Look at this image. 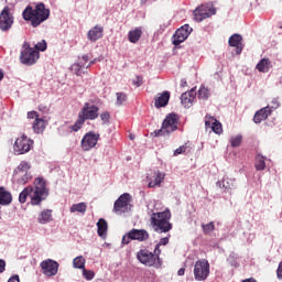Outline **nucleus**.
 I'll use <instances>...</instances> for the list:
<instances>
[{
  "instance_id": "obj_1",
  "label": "nucleus",
  "mask_w": 282,
  "mask_h": 282,
  "mask_svg": "<svg viewBox=\"0 0 282 282\" xmlns=\"http://www.w3.org/2000/svg\"><path fill=\"white\" fill-rule=\"evenodd\" d=\"M35 187L28 186L19 195L20 204H25L28 197H31L32 206H40L41 202H45L50 195V191L45 187V178H35Z\"/></svg>"
},
{
  "instance_id": "obj_2",
  "label": "nucleus",
  "mask_w": 282,
  "mask_h": 282,
  "mask_svg": "<svg viewBox=\"0 0 282 282\" xmlns=\"http://www.w3.org/2000/svg\"><path fill=\"white\" fill-rule=\"evenodd\" d=\"M22 19L31 23V28H39L42 23H45L50 19V9L45 8V3L40 2L32 8L28 6L22 12Z\"/></svg>"
},
{
  "instance_id": "obj_3",
  "label": "nucleus",
  "mask_w": 282,
  "mask_h": 282,
  "mask_svg": "<svg viewBox=\"0 0 282 282\" xmlns=\"http://www.w3.org/2000/svg\"><path fill=\"white\" fill-rule=\"evenodd\" d=\"M151 224L154 228V232H171L173 230V224H171V210L153 213L151 216Z\"/></svg>"
},
{
  "instance_id": "obj_4",
  "label": "nucleus",
  "mask_w": 282,
  "mask_h": 282,
  "mask_svg": "<svg viewBox=\"0 0 282 282\" xmlns=\"http://www.w3.org/2000/svg\"><path fill=\"white\" fill-rule=\"evenodd\" d=\"M39 51L30 46V43L24 42L20 53V63L22 65L32 66L39 61Z\"/></svg>"
},
{
  "instance_id": "obj_5",
  "label": "nucleus",
  "mask_w": 282,
  "mask_h": 282,
  "mask_svg": "<svg viewBox=\"0 0 282 282\" xmlns=\"http://www.w3.org/2000/svg\"><path fill=\"white\" fill-rule=\"evenodd\" d=\"M177 115L169 113L163 120L162 128L154 131V135L156 138H160L161 135H166L169 133L177 131Z\"/></svg>"
},
{
  "instance_id": "obj_6",
  "label": "nucleus",
  "mask_w": 282,
  "mask_h": 282,
  "mask_svg": "<svg viewBox=\"0 0 282 282\" xmlns=\"http://www.w3.org/2000/svg\"><path fill=\"white\" fill-rule=\"evenodd\" d=\"M30 163L22 161L13 172V177L15 182L20 185H25L32 180V174L30 173Z\"/></svg>"
},
{
  "instance_id": "obj_7",
  "label": "nucleus",
  "mask_w": 282,
  "mask_h": 282,
  "mask_svg": "<svg viewBox=\"0 0 282 282\" xmlns=\"http://www.w3.org/2000/svg\"><path fill=\"white\" fill-rule=\"evenodd\" d=\"M210 276V263L206 259L197 260L194 264L195 281H206Z\"/></svg>"
},
{
  "instance_id": "obj_8",
  "label": "nucleus",
  "mask_w": 282,
  "mask_h": 282,
  "mask_svg": "<svg viewBox=\"0 0 282 282\" xmlns=\"http://www.w3.org/2000/svg\"><path fill=\"white\" fill-rule=\"evenodd\" d=\"M193 14L194 20L197 23H202V21L210 19V17H215V14H217V9L210 3L200 4L194 10Z\"/></svg>"
},
{
  "instance_id": "obj_9",
  "label": "nucleus",
  "mask_w": 282,
  "mask_h": 282,
  "mask_svg": "<svg viewBox=\"0 0 282 282\" xmlns=\"http://www.w3.org/2000/svg\"><path fill=\"white\" fill-rule=\"evenodd\" d=\"M149 240V231L147 229H131L126 235H123L121 243L123 246H129L131 241H148Z\"/></svg>"
},
{
  "instance_id": "obj_10",
  "label": "nucleus",
  "mask_w": 282,
  "mask_h": 282,
  "mask_svg": "<svg viewBox=\"0 0 282 282\" xmlns=\"http://www.w3.org/2000/svg\"><path fill=\"white\" fill-rule=\"evenodd\" d=\"M14 25V15L10 12V7H4L0 12V32H10Z\"/></svg>"
},
{
  "instance_id": "obj_11",
  "label": "nucleus",
  "mask_w": 282,
  "mask_h": 282,
  "mask_svg": "<svg viewBox=\"0 0 282 282\" xmlns=\"http://www.w3.org/2000/svg\"><path fill=\"white\" fill-rule=\"evenodd\" d=\"M32 144H34V141L23 134L15 140L13 144V151L17 155H23L29 153L30 149H32Z\"/></svg>"
},
{
  "instance_id": "obj_12",
  "label": "nucleus",
  "mask_w": 282,
  "mask_h": 282,
  "mask_svg": "<svg viewBox=\"0 0 282 282\" xmlns=\"http://www.w3.org/2000/svg\"><path fill=\"white\" fill-rule=\"evenodd\" d=\"M137 259L142 263V265H147V268H158L160 264L158 263L153 252L148 249H141L137 252Z\"/></svg>"
},
{
  "instance_id": "obj_13",
  "label": "nucleus",
  "mask_w": 282,
  "mask_h": 282,
  "mask_svg": "<svg viewBox=\"0 0 282 282\" xmlns=\"http://www.w3.org/2000/svg\"><path fill=\"white\" fill-rule=\"evenodd\" d=\"M98 140H100V134L94 131L87 132L82 139V149L83 151H91L97 144Z\"/></svg>"
},
{
  "instance_id": "obj_14",
  "label": "nucleus",
  "mask_w": 282,
  "mask_h": 282,
  "mask_svg": "<svg viewBox=\"0 0 282 282\" xmlns=\"http://www.w3.org/2000/svg\"><path fill=\"white\" fill-rule=\"evenodd\" d=\"M129 202H131V194L124 193L115 202L113 210L117 215L129 213Z\"/></svg>"
},
{
  "instance_id": "obj_15",
  "label": "nucleus",
  "mask_w": 282,
  "mask_h": 282,
  "mask_svg": "<svg viewBox=\"0 0 282 282\" xmlns=\"http://www.w3.org/2000/svg\"><path fill=\"white\" fill-rule=\"evenodd\" d=\"M191 32H193V28H191V25L185 24L181 26L172 37L173 45H181V43H184L188 36H191Z\"/></svg>"
},
{
  "instance_id": "obj_16",
  "label": "nucleus",
  "mask_w": 282,
  "mask_h": 282,
  "mask_svg": "<svg viewBox=\"0 0 282 282\" xmlns=\"http://www.w3.org/2000/svg\"><path fill=\"white\" fill-rule=\"evenodd\" d=\"M98 111H100L98 106L86 102L79 111V116L84 119V122L85 120H96L98 118Z\"/></svg>"
},
{
  "instance_id": "obj_17",
  "label": "nucleus",
  "mask_w": 282,
  "mask_h": 282,
  "mask_svg": "<svg viewBox=\"0 0 282 282\" xmlns=\"http://www.w3.org/2000/svg\"><path fill=\"white\" fill-rule=\"evenodd\" d=\"M41 268L45 276H56V274H58V262L52 259L42 261Z\"/></svg>"
},
{
  "instance_id": "obj_18",
  "label": "nucleus",
  "mask_w": 282,
  "mask_h": 282,
  "mask_svg": "<svg viewBox=\"0 0 282 282\" xmlns=\"http://www.w3.org/2000/svg\"><path fill=\"white\" fill-rule=\"evenodd\" d=\"M216 186H218V188H224V193H230V191L237 188V180L224 176L221 181L216 183Z\"/></svg>"
},
{
  "instance_id": "obj_19",
  "label": "nucleus",
  "mask_w": 282,
  "mask_h": 282,
  "mask_svg": "<svg viewBox=\"0 0 282 282\" xmlns=\"http://www.w3.org/2000/svg\"><path fill=\"white\" fill-rule=\"evenodd\" d=\"M169 100H171V93L169 90L158 94L154 98V107L156 109H162V107L169 105Z\"/></svg>"
},
{
  "instance_id": "obj_20",
  "label": "nucleus",
  "mask_w": 282,
  "mask_h": 282,
  "mask_svg": "<svg viewBox=\"0 0 282 282\" xmlns=\"http://www.w3.org/2000/svg\"><path fill=\"white\" fill-rule=\"evenodd\" d=\"M243 41V36L239 33H235L229 37L228 44L230 47H236V54H241L243 52V46L241 45V42Z\"/></svg>"
},
{
  "instance_id": "obj_21",
  "label": "nucleus",
  "mask_w": 282,
  "mask_h": 282,
  "mask_svg": "<svg viewBox=\"0 0 282 282\" xmlns=\"http://www.w3.org/2000/svg\"><path fill=\"white\" fill-rule=\"evenodd\" d=\"M105 32V28L100 25H95L93 29H90L87 33L88 41H91L93 43H96L99 39H102V34Z\"/></svg>"
},
{
  "instance_id": "obj_22",
  "label": "nucleus",
  "mask_w": 282,
  "mask_h": 282,
  "mask_svg": "<svg viewBox=\"0 0 282 282\" xmlns=\"http://www.w3.org/2000/svg\"><path fill=\"white\" fill-rule=\"evenodd\" d=\"M271 115L272 113H271L270 107H264L256 112V115L253 116V122H256V124H259L263 122V120H265Z\"/></svg>"
},
{
  "instance_id": "obj_23",
  "label": "nucleus",
  "mask_w": 282,
  "mask_h": 282,
  "mask_svg": "<svg viewBox=\"0 0 282 282\" xmlns=\"http://www.w3.org/2000/svg\"><path fill=\"white\" fill-rule=\"evenodd\" d=\"M195 96H197V93H195V89L183 93L181 95L182 105H184L185 107H191V105H193V100H195Z\"/></svg>"
},
{
  "instance_id": "obj_24",
  "label": "nucleus",
  "mask_w": 282,
  "mask_h": 282,
  "mask_svg": "<svg viewBox=\"0 0 282 282\" xmlns=\"http://www.w3.org/2000/svg\"><path fill=\"white\" fill-rule=\"evenodd\" d=\"M164 177H166V174L164 172L158 171L154 173L153 178L149 182V188H155V186H160L162 182H164Z\"/></svg>"
},
{
  "instance_id": "obj_25",
  "label": "nucleus",
  "mask_w": 282,
  "mask_h": 282,
  "mask_svg": "<svg viewBox=\"0 0 282 282\" xmlns=\"http://www.w3.org/2000/svg\"><path fill=\"white\" fill-rule=\"evenodd\" d=\"M83 124H85L84 119L78 115V119L76 120V122L73 126H68V127H63L62 129H64L65 131H67V133H77V131H80V129H83Z\"/></svg>"
},
{
  "instance_id": "obj_26",
  "label": "nucleus",
  "mask_w": 282,
  "mask_h": 282,
  "mask_svg": "<svg viewBox=\"0 0 282 282\" xmlns=\"http://www.w3.org/2000/svg\"><path fill=\"white\" fill-rule=\"evenodd\" d=\"M107 229H108L107 220H105L104 218H100L97 223V235L101 237V239H105L107 237Z\"/></svg>"
},
{
  "instance_id": "obj_27",
  "label": "nucleus",
  "mask_w": 282,
  "mask_h": 282,
  "mask_svg": "<svg viewBox=\"0 0 282 282\" xmlns=\"http://www.w3.org/2000/svg\"><path fill=\"white\" fill-rule=\"evenodd\" d=\"M142 37V28H135L134 30L129 31L128 39L130 43H138Z\"/></svg>"
},
{
  "instance_id": "obj_28",
  "label": "nucleus",
  "mask_w": 282,
  "mask_h": 282,
  "mask_svg": "<svg viewBox=\"0 0 282 282\" xmlns=\"http://www.w3.org/2000/svg\"><path fill=\"white\" fill-rule=\"evenodd\" d=\"M45 121L43 120V118H35V120L33 121V126L32 129L34 131V133H43V131H45Z\"/></svg>"
},
{
  "instance_id": "obj_29",
  "label": "nucleus",
  "mask_w": 282,
  "mask_h": 282,
  "mask_svg": "<svg viewBox=\"0 0 282 282\" xmlns=\"http://www.w3.org/2000/svg\"><path fill=\"white\" fill-rule=\"evenodd\" d=\"M39 224L45 225L52 221V209L43 210L37 217Z\"/></svg>"
},
{
  "instance_id": "obj_30",
  "label": "nucleus",
  "mask_w": 282,
  "mask_h": 282,
  "mask_svg": "<svg viewBox=\"0 0 282 282\" xmlns=\"http://www.w3.org/2000/svg\"><path fill=\"white\" fill-rule=\"evenodd\" d=\"M254 166L257 171H265V156L257 154Z\"/></svg>"
},
{
  "instance_id": "obj_31",
  "label": "nucleus",
  "mask_w": 282,
  "mask_h": 282,
  "mask_svg": "<svg viewBox=\"0 0 282 282\" xmlns=\"http://www.w3.org/2000/svg\"><path fill=\"white\" fill-rule=\"evenodd\" d=\"M70 213H80L82 215H85V213H87V204L78 203V204L72 205Z\"/></svg>"
},
{
  "instance_id": "obj_32",
  "label": "nucleus",
  "mask_w": 282,
  "mask_h": 282,
  "mask_svg": "<svg viewBox=\"0 0 282 282\" xmlns=\"http://www.w3.org/2000/svg\"><path fill=\"white\" fill-rule=\"evenodd\" d=\"M86 260L83 256H78L73 260V268L76 270H85Z\"/></svg>"
},
{
  "instance_id": "obj_33",
  "label": "nucleus",
  "mask_w": 282,
  "mask_h": 282,
  "mask_svg": "<svg viewBox=\"0 0 282 282\" xmlns=\"http://www.w3.org/2000/svg\"><path fill=\"white\" fill-rule=\"evenodd\" d=\"M197 96L199 100H208V98H210V90H208V88L205 86H200Z\"/></svg>"
},
{
  "instance_id": "obj_34",
  "label": "nucleus",
  "mask_w": 282,
  "mask_h": 282,
  "mask_svg": "<svg viewBox=\"0 0 282 282\" xmlns=\"http://www.w3.org/2000/svg\"><path fill=\"white\" fill-rule=\"evenodd\" d=\"M70 69L76 74V76H83L85 74V65L75 63L70 66Z\"/></svg>"
},
{
  "instance_id": "obj_35",
  "label": "nucleus",
  "mask_w": 282,
  "mask_h": 282,
  "mask_svg": "<svg viewBox=\"0 0 282 282\" xmlns=\"http://www.w3.org/2000/svg\"><path fill=\"white\" fill-rule=\"evenodd\" d=\"M258 72H262L263 74L268 73L270 67L268 66V59L263 58L257 64Z\"/></svg>"
},
{
  "instance_id": "obj_36",
  "label": "nucleus",
  "mask_w": 282,
  "mask_h": 282,
  "mask_svg": "<svg viewBox=\"0 0 282 282\" xmlns=\"http://www.w3.org/2000/svg\"><path fill=\"white\" fill-rule=\"evenodd\" d=\"M242 140L243 137L241 134H237L236 137L230 138V144L234 149H237V147L241 145Z\"/></svg>"
},
{
  "instance_id": "obj_37",
  "label": "nucleus",
  "mask_w": 282,
  "mask_h": 282,
  "mask_svg": "<svg viewBox=\"0 0 282 282\" xmlns=\"http://www.w3.org/2000/svg\"><path fill=\"white\" fill-rule=\"evenodd\" d=\"M204 235H210L213 230H215V223L210 221L209 224H203L202 225Z\"/></svg>"
},
{
  "instance_id": "obj_38",
  "label": "nucleus",
  "mask_w": 282,
  "mask_h": 282,
  "mask_svg": "<svg viewBox=\"0 0 282 282\" xmlns=\"http://www.w3.org/2000/svg\"><path fill=\"white\" fill-rule=\"evenodd\" d=\"M124 102H127V94L117 93V102H116V105L118 107H121V105H124Z\"/></svg>"
},
{
  "instance_id": "obj_39",
  "label": "nucleus",
  "mask_w": 282,
  "mask_h": 282,
  "mask_svg": "<svg viewBox=\"0 0 282 282\" xmlns=\"http://www.w3.org/2000/svg\"><path fill=\"white\" fill-rule=\"evenodd\" d=\"M160 247L161 246L159 243H156V246L154 248V251L152 253L155 257V259L158 261V264L162 265V262H161V259H160V254H162V250L160 249Z\"/></svg>"
},
{
  "instance_id": "obj_40",
  "label": "nucleus",
  "mask_w": 282,
  "mask_h": 282,
  "mask_svg": "<svg viewBox=\"0 0 282 282\" xmlns=\"http://www.w3.org/2000/svg\"><path fill=\"white\" fill-rule=\"evenodd\" d=\"M83 271V276L86 279V281H91L94 276H96V273L91 270L84 269Z\"/></svg>"
},
{
  "instance_id": "obj_41",
  "label": "nucleus",
  "mask_w": 282,
  "mask_h": 282,
  "mask_svg": "<svg viewBox=\"0 0 282 282\" xmlns=\"http://www.w3.org/2000/svg\"><path fill=\"white\" fill-rule=\"evenodd\" d=\"M35 50L36 52H45L47 50V42L45 40H42L37 44H35Z\"/></svg>"
},
{
  "instance_id": "obj_42",
  "label": "nucleus",
  "mask_w": 282,
  "mask_h": 282,
  "mask_svg": "<svg viewBox=\"0 0 282 282\" xmlns=\"http://www.w3.org/2000/svg\"><path fill=\"white\" fill-rule=\"evenodd\" d=\"M212 130L214 131V133H221L223 129H221V122L215 120V122L212 123Z\"/></svg>"
},
{
  "instance_id": "obj_43",
  "label": "nucleus",
  "mask_w": 282,
  "mask_h": 282,
  "mask_svg": "<svg viewBox=\"0 0 282 282\" xmlns=\"http://www.w3.org/2000/svg\"><path fill=\"white\" fill-rule=\"evenodd\" d=\"M100 119L102 121V124H109V120L111 119V115L109 112L105 111L100 115Z\"/></svg>"
},
{
  "instance_id": "obj_44",
  "label": "nucleus",
  "mask_w": 282,
  "mask_h": 282,
  "mask_svg": "<svg viewBox=\"0 0 282 282\" xmlns=\"http://www.w3.org/2000/svg\"><path fill=\"white\" fill-rule=\"evenodd\" d=\"M87 63H89V55H83L79 57V62H77V64L84 65V69H87Z\"/></svg>"
},
{
  "instance_id": "obj_45",
  "label": "nucleus",
  "mask_w": 282,
  "mask_h": 282,
  "mask_svg": "<svg viewBox=\"0 0 282 282\" xmlns=\"http://www.w3.org/2000/svg\"><path fill=\"white\" fill-rule=\"evenodd\" d=\"M186 149H188V147L186 144L185 145H181L180 148H177L174 151V155H182V153H186Z\"/></svg>"
},
{
  "instance_id": "obj_46",
  "label": "nucleus",
  "mask_w": 282,
  "mask_h": 282,
  "mask_svg": "<svg viewBox=\"0 0 282 282\" xmlns=\"http://www.w3.org/2000/svg\"><path fill=\"white\" fill-rule=\"evenodd\" d=\"M267 107L270 108L271 113H272V111H274V109H279V100L273 99V100L271 101V104H270L269 106H267Z\"/></svg>"
},
{
  "instance_id": "obj_47",
  "label": "nucleus",
  "mask_w": 282,
  "mask_h": 282,
  "mask_svg": "<svg viewBox=\"0 0 282 282\" xmlns=\"http://www.w3.org/2000/svg\"><path fill=\"white\" fill-rule=\"evenodd\" d=\"M171 239V235L167 237L161 238L160 241L158 242L159 246H169V241Z\"/></svg>"
},
{
  "instance_id": "obj_48",
  "label": "nucleus",
  "mask_w": 282,
  "mask_h": 282,
  "mask_svg": "<svg viewBox=\"0 0 282 282\" xmlns=\"http://www.w3.org/2000/svg\"><path fill=\"white\" fill-rule=\"evenodd\" d=\"M132 83H133V85H135V87H142V77L137 76Z\"/></svg>"
},
{
  "instance_id": "obj_49",
  "label": "nucleus",
  "mask_w": 282,
  "mask_h": 282,
  "mask_svg": "<svg viewBox=\"0 0 282 282\" xmlns=\"http://www.w3.org/2000/svg\"><path fill=\"white\" fill-rule=\"evenodd\" d=\"M29 120H34V118H39V112L36 111H30L28 112Z\"/></svg>"
},
{
  "instance_id": "obj_50",
  "label": "nucleus",
  "mask_w": 282,
  "mask_h": 282,
  "mask_svg": "<svg viewBox=\"0 0 282 282\" xmlns=\"http://www.w3.org/2000/svg\"><path fill=\"white\" fill-rule=\"evenodd\" d=\"M276 276L280 281L282 280V261L279 263V267L276 270Z\"/></svg>"
},
{
  "instance_id": "obj_51",
  "label": "nucleus",
  "mask_w": 282,
  "mask_h": 282,
  "mask_svg": "<svg viewBox=\"0 0 282 282\" xmlns=\"http://www.w3.org/2000/svg\"><path fill=\"white\" fill-rule=\"evenodd\" d=\"M6 272V261L0 259V274Z\"/></svg>"
},
{
  "instance_id": "obj_52",
  "label": "nucleus",
  "mask_w": 282,
  "mask_h": 282,
  "mask_svg": "<svg viewBox=\"0 0 282 282\" xmlns=\"http://www.w3.org/2000/svg\"><path fill=\"white\" fill-rule=\"evenodd\" d=\"M98 61H100V59L95 58V59L90 61V62L88 63V65H86V69H89V67H91V65H96V63H98Z\"/></svg>"
},
{
  "instance_id": "obj_53",
  "label": "nucleus",
  "mask_w": 282,
  "mask_h": 282,
  "mask_svg": "<svg viewBox=\"0 0 282 282\" xmlns=\"http://www.w3.org/2000/svg\"><path fill=\"white\" fill-rule=\"evenodd\" d=\"M8 282H21V280L19 279V275H12Z\"/></svg>"
},
{
  "instance_id": "obj_54",
  "label": "nucleus",
  "mask_w": 282,
  "mask_h": 282,
  "mask_svg": "<svg viewBox=\"0 0 282 282\" xmlns=\"http://www.w3.org/2000/svg\"><path fill=\"white\" fill-rule=\"evenodd\" d=\"M186 272V269L184 268H181L178 271H177V274L178 276H184V273Z\"/></svg>"
},
{
  "instance_id": "obj_55",
  "label": "nucleus",
  "mask_w": 282,
  "mask_h": 282,
  "mask_svg": "<svg viewBox=\"0 0 282 282\" xmlns=\"http://www.w3.org/2000/svg\"><path fill=\"white\" fill-rule=\"evenodd\" d=\"M0 80H3V70L0 69Z\"/></svg>"
},
{
  "instance_id": "obj_56",
  "label": "nucleus",
  "mask_w": 282,
  "mask_h": 282,
  "mask_svg": "<svg viewBox=\"0 0 282 282\" xmlns=\"http://www.w3.org/2000/svg\"><path fill=\"white\" fill-rule=\"evenodd\" d=\"M181 85H182V87H184V85H186V79H182Z\"/></svg>"
},
{
  "instance_id": "obj_57",
  "label": "nucleus",
  "mask_w": 282,
  "mask_h": 282,
  "mask_svg": "<svg viewBox=\"0 0 282 282\" xmlns=\"http://www.w3.org/2000/svg\"><path fill=\"white\" fill-rule=\"evenodd\" d=\"M141 3H143V4L147 3V0H141Z\"/></svg>"
},
{
  "instance_id": "obj_58",
  "label": "nucleus",
  "mask_w": 282,
  "mask_h": 282,
  "mask_svg": "<svg viewBox=\"0 0 282 282\" xmlns=\"http://www.w3.org/2000/svg\"><path fill=\"white\" fill-rule=\"evenodd\" d=\"M205 124H206V127H208V124H210V122L206 121Z\"/></svg>"
},
{
  "instance_id": "obj_59",
  "label": "nucleus",
  "mask_w": 282,
  "mask_h": 282,
  "mask_svg": "<svg viewBox=\"0 0 282 282\" xmlns=\"http://www.w3.org/2000/svg\"><path fill=\"white\" fill-rule=\"evenodd\" d=\"M280 83H281V85H282V77H280Z\"/></svg>"
},
{
  "instance_id": "obj_60",
  "label": "nucleus",
  "mask_w": 282,
  "mask_h": 282,
  "mask_svg": "<svg viewBox=\"0 0 282 282\" xmlns=\"http://www.w3.org/2000/svg\"><path fill=\"white\" fill-rule=\"evenodd\" d=\"M151 1H155V0H151Z\"/></svg>"
}]
</instances>
